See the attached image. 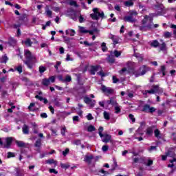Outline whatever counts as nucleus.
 <instances>
[{
	"label": "nucleus",
	"instance_id": "b1692460",
	"mask_svg": "<svg viewBox=\"0 0 176 176\" xmlns=\"http://www.w3.org/2000/svg\"><path fill=\"white\" fill-rule=\"evenodd\" d=\"M65 32H66V35H70V36H75V34H76L75 30L72 29H68L66 30Z\"/></svg>",
	"mask_w": 176,
	"mask_h": 176
},
{
	"label": "nucleus",
	"instance_id": "49530a36",
	"mask_svg": "<svg viewBox=\"0 0 176 176\" xmlns=\"http://www.w3.org/2000/svg\"><path fill=\"white\" fill-rule=\"evenodd\" d=\"M87 131H89V133H91L92 131H96V127H94V126L93 125H90L87 128Z\"/></svg>",
	"mask_w": 176,
	"mask_h": 176
},
{
	"label": "nucleus",
	"instance_id": "09e8293b",
	"mask_svg": "<svg viewBox=\"0 0 176 176\" xmlns=\"http://www.w3.org/2000/svg\"><path fill=\"white\" fill-rule=\"evenodd\" d=\"M114 109H115V113H120V106L119 104H117L114 106Z\"/></svg>",
	"mask_w": 176,
	"mask_h": 176
},
{
	"label": "nucleus",
	"instance_id": "412c9836",
	"mask_svg": "<svg viewBox=\"0 0 176 176\" xmlns=\"http://www.w3.org/2000/svg\"><path fill=\"white\" fill-rule=\"evenodd\" d=\"M126 96H127V100L133 98L134 97V92L133 91L127 90L126 91Z\"/></svg>",
	"mask_w": 176,
	"mask_h": 176
},
{
	"label": "nucleus",
	"instance_id": "5fc2aeb1",
	"mask_svg": "<svg viewBox=\"0 0 176 176\" xmlns=\"http://www.w3.org/2000/svg\"><path fill=\"white\" fill-rule=\"evenodd\" d=\"M161 72L163 76H166V67L164 65L161 66Z\"/></svg>",
	"mask_w": 176,
	"mask_h": 176
},
{
	"label": "nucleus",
	"instance_id": "f257e3e1",
	"mask_svg": "<svg viewBox=\"0 0 176 176\" xmlns=\"http://www.w3.org/2000/svg\"><path fill=\"white\" fill-rule=\"evenodd\" d=\"M140 31H150L153 28V17L145 15L144 19L142 20V25L138 26Z\"/></svg>",
	"mask_w": 176,
	"mask_h": 176
},
{
	"label": "nucleus",
	"instance_id": "4d7b16f0",
	"mask_svg": "<svg viewBox=\"0 0 176 176\" xmlns=\"http://www.w3.org/2000/svg\"><path fill=\"white\" fill-rule=\"evenodd\" d=\"M129 118L130 120H131L132 123H135V118H134V115L129 114Z\"/></svg>",
	"mask_w": 176,
	"mask_h": 176
},
{
	"label": "nucleus",
	"instance_id": "c9c22d12",
	"mask_svg": "<svg viewBox=\"0 0 176 176\" xmlns=\"http://www.w3.org/2000/svg\"><path fill=\"white\" fill-rule=\"evenodd\" d=\"M93 155L86 156L85 158V162H86L87 163H91V160H93Z\"/></svg>",
	"mask_w": 176,
	"mask_h": 176
},
{
	"label": "nucleus",
	"instance_id": "7c9ffc66",
	"mask_svg": "<svg viewBox=\"0 0 176 176\" xmlns=\"http://www.w3.org/2000/svg\"><path fill=\"white\" fill-rule=\"evenodd\" d=\"M24 175V170L23 169H17L15 173V176H23Z\"/></svg>",
	"mask_w": 176,
	"mask_h": 176
},
{
	"label": "nucleus",
	"instance_id": "c756f323",
	"mask_svg": "<svg viewBox=\"0 0 176 176\" xmlns=\"http://www.w3.org/2000/svg\"><path fill=\"white\" fill-rule=\"evenodd\" d=\"M110 102H111V105H112L113 107L118 105L116 98H114V97L110 98Z\"/></svg>",
	"mask_w": 176,
	"mask_h": 176
},
{
	"label": "nucleus",
	"instance_id": "f3484780",
	"mask_svg": "<svg viewBox=\"0 0 176 176\" xmlns=\"http://www.w3.org/2000/svg\"><path fill=\"white\" fill-rule=\"evenodd\" d=\"M100 68H101L100 65L91 66L90 69L91 74L96 75V72H97Z\"/></svg>",
	"mask_w": 176,
	"mask_h": 176
},
{
	"label": "nucleus",
	"instance_id": "a878e982",
	"mask_svg": "<svg viewBox=\"0 0 176 176\" xmlns=\"http://www.w3.org/2000/svg\"><path fill=\"white\" fill-rule=\"evenodd\" d=\"M46 164H54V167L57 166V161L53 160V159H50L48 160L45 161Z\"/></svg>",
	"mask_w": 176,
	"mask_h": 176
},
{
	"label": "nucleus",
	"instance_id": "680f3d73",
	"mask_svg": "<svg viewBox=\"0 0 176 176\" xmlns=\"http://www.w3.org/2000/svg\"><path fill=\"white\" fill-rule=\"evenodd\" d=\"M52 10H54V12H56V13H58V12L61 10V8L60 7H53Z\"/></svg>",
	"mask_w": 176,
	"mask_h": 176
},
{
	"label": "nucleus",
	"instance_id": "ea45409f",
	"mask_svg": "<svg viewBox=\"0 0 176 176\" xmlns=\"http://www.w3.org/2000/svg\"><path fill=\"white\" fill-rule=\"evenodd\" d=\"M98 134L100 137V138H102V137H104V134H102V131H104V127L102 126H100L98 129Z\"/></svg>",
	"mask_w": 176,
	"mask_h": 176
},
{
	"label": "nucleus",
	"instance_id": "a19ab883",
	"mask_svg": "<svg viewBox=\"0 0 176 176\" xmlns=\"http://www.w3.org/2000/svg\"><path fill=\"white\" fill-rule=\"evenodd\" d=\"M69 5H70V6H74L75 8H79V5H78L75 1H70Z\"/></svg>",
	"mask_w": 176,
	"mask_h": 176
},
{
	"label": "nucleus",
	"instance_id": "9d476101",
	"mask_svg": "<svg viewBox=\"0 0 176 176\" xmlns=\"http://www.w3.org/2000/svg\"><path fill=\"white\" fill-rule=\"evenodd\" d=\"M146 71H148V67L146 65H142L139 69L138 72H135L133 74L135 78H138V76H142V75H145V74H146Z\"/></svg>",
	"mask_w": 176,
	"mask_h": 176
},
{
	"label": "nucleus",
	"instance_id": "c85d7f7f",
	"mask_svg": "<svg viewBox=\"0 0 176 176\" xmlns=\"http://www.w3.org/2000/svg\"><path fill=\"white\" fill-rule=\"evenodd\" d=\"M16 144L19 148H25V143L23 141H16Z\"/></svg>",
	"mask_w": 176,
	"mask_h": 176
},
{
	"label": "nucleus",
	"instance_id": "f704fd0d",
	"mask_svg": "<svg viewBox=\"0 0 176 176\" xmlns=\"http://www.w3.org/2000/svg\"><path fill=\"white\" fill-rule=\"evenodd\" d=\"M160 50L161 52H166V43H162L161 45L160 44Z\"/></svg>",
	"mask_w": 176,
	"mask_h": 176
},
{
	"label": "nucleus",
	"instance_id": "13d9d810",
	"mask_svg": "<svg viewBox=\"0 0 176 176\" xmlns=\"http://www.w3.org/2000/svg\"><path fill=\"white\" fill-rule=\"evenodd\" d=\"M124 5L125 6L130 7V6H133L134 5V3L133 1H126L124 3Z\"/></svg>",
	"mask_w": 176,
	"mask_h": 176
},
{
	"label": "nucleus",
	"instance_id": "6e6d98bb",
	"mask_svg": "<svg viewBox=\"0 0 176 176\" xmlns=\"http://www.w3.org/2000/svg\"><path fill=\"white\" fill-rule=\"evenodd\" d=\"M82 144V141L80 140H75L74 142H73V144L74 145H81Z\"/></svg>",
	"mask_w": 176,
	"mask_h": 176
},
{
	"label": "nucleus",
	"instance_id": "473e14b6",
	"mask_svg": "<svg viewBox=\"0 0 176 176\" xmlns=\"http://www.w3.org/2000/svg\"><path fill=\"white\" fill-rule=\"evenodd\" d=\"M8 60H9L8 56L6 55H4L0 58V63H4L5 64H6V63H8Z\"/></svg>",
	"mask_w": 176,
	"mask_h": 176
},
{
	"label": "nucleus",
	"instance_id": "e433bc0d",
	"mask_svg": "<svg viewBox=\"0 0 176 176\" xmlns=\"http://www.w3.org/2000/svg\"><path fill=\"white\" fill-rule=\"evenodd\" d=\"M166 156H168L169 157H174V156H175V153L171 150H169L166 153Z\"/></svg>",
	"mask_w": 176,
	"mask_h": 176
},
{
	"label": "nucleus",
	"instance_id": "603ef678",
	"mask_svg": "<svg viewBox=\"0 0 176 176\" xmlns=\"http://www.w3.org/2000/svg\"><path fill=\"white\" fill-rule=\"evenodd\" d=\"M67 131V127L65 126H63L62 129H61V131H60V133L61 135H63V137H65V133Z\"/></svg>",
	"mask_w": 176,
	"mask_h": 176
},
{
	"label": "nucleus",
	"instance_id": "c03bdc74",
	"mask_svg": "<svg viewBox=\"0 0 176 176\" xmlns=\"http://www.w3.org/2000/svg\"><path fill=\"white\" fill-rule=\"evenodd\" d=\"M15 71H17L19 74H21L23 72V66L21 65H19L15 68Z\"/></svg>",
	"mask_w": 176,
	"mask_h": 176
},
{
	"label": "nucleus",
	"instance_id": "79ce46f5",
	"mask_svg": "<svg viewBox=\"0 0 176 176\" xmlns=\"http://www.w3.org/2000/svg\"><path fill=\"white\" fill-rule=\"evenodd\" d=\"M24 43L26 46H31V45H32V41H31V39L30 38H27L25 41Z\"/></svg>",
	"mask_w": 176,
	"mask_h": 176
},
{
	"label": "nucleus",
	"instance_id": "a211bd4d",
	"mask_svg": "<svg viewBox=\"0 0 176 176\" xmlns=\"http://www.w3.org/2000/svg\"><path fill=\"white\" fill-rule=\"evenodd\" d=\"M102 138H103V139L102 140V142H105L107 144L109 141H111L112 136H111V135H109V134H104L103 135Z\"/></svg>",
	"mask_w": 176,
	"mask_h": 176
},
{
	"label": "nucleus",
	"instance_id": "f8f14e48",
	"mask_svg": "<svg viewBox=\"0 0 176 176\" xmlns=\"http://www.w3.org/2000/svg\"><path fill=\"white\" fill-rule=\"evenodd\" d=\"M3 141H4V148H10V145H12V142H13V138H3Z\"/></svg>",
	"mask_w": 176,
	"mask_h": 176
},
{
	"label": "nucleus",
	"instance_id": "ddd939ff",
	"mask_svg": "<svg viewBox=\"0 0 176 176\" xmlns=\"http://www.w3.org/2000/svg\"><path fill=\"white\" fill-rule=\"evenodd\" d=\"M84 102L89 105L90 108H94V105H96V101L90 99V98L87 96L84 97Z\"/></svg>",
	"mask_w": 176,
	"mask_h": 176
},
{
	"label": "nucleus",
	"instance_id": "69168bd1",
	"mask_svg": "<svg viewBox=\"0 0 176 176\" xmlns=\"http://www.w3.org/2000/svg\"><path fill=\"white\" fill-rule=\"evenodd\" d=\"M108 149H109V146H108L107 145H104L102 147V150L103 152H107V151H108Z\"/></svg>",
	"mask_w": 176,
	"mask_h": 176
},
{
	"label": "nucleus",
	"instance_id": "0eeeda50",
	"mask_svg": "<svg viewBox=\"0 0 176 176\" xmlns=\"http://www.w3.org/2000/svg\"><path fill=\"white\" fill-rule=\"evenodd\" d=\"M101 90L102 93H104V94L107 96L109 97V96H112L115 93V90L111 87H107L105 85H102L101 87Z\"/></svg>",
	"mask_w": 176,
	"mask_h": 176
},
{
	"label": "nucleus",
	"instance_id": "3c124183",
	"mask_svg": "<svg viewBox=\"0 0 176 176\" xmlns=\"http://www.w3.org/2000/svg\"><path fill=\"white\" fill-rule=\"evenodd\" d=\"M148 151H150V152H153V151H157V146H151L148 148Z\"/></svg>",
	"mask_w": 176,
	"mask_h": 176
},
{
	"label": "nucleus",
	"instance_id": "cd10ccee",
	"mask_svg": "<svg viewBox=\"0 0 176 176\" xmlns=\"http://www.w3.org/2000/svg\"><path fill=\"white\" fill-rule=\"evenodd\" d=\"M150 45L152 47H159L160 43L157 40H153Z\"/></svg>",
	"mask_w": 176,
	"mask_h": 176
},
{
	"label": "nucleus",
	"instance_id": "4468645a",
	"mask_svg": "<svg viewBox=\"0 0 176 176\" xmlns=\"http://www.w3.org/2000/svg\"><path fill=\"white\" fill-rule=\"evenodd\" d=\"M155 129H156L155 125L148 126L146 129V135H148V137H152L153 132H155Z\"/></svg>",
	"mask_w": 176,
	"mask_h": 176
},
{
	"label": "nucleus",
	"instance_id": "39448f33",
	"mask_svg": "<svg viewBox=\"0 0 176 176\" xmlns=\"http://www.w3.org/2000/svg\"><path fill=\"white\" fill-rule=\"evenodd\" d=\"M137 14L138 13L135 11H132L130 12V14L124 17V21H127L128 23H135L137 17Z\"/></svg>",
	"mask_w": 176,
	"mask_h": 176
},
{
	"label": "nucleus",
	"instance_id": "2f4dec72",
	"mask_svg": "<svg viewBox=\"0 0 176 176\" xmlns=\"http://www.w3.org/2000/svg\"><path fill=\"white\" fill-rule=\"evenodd\" d=\"M103 116L105 120H109V119H111V113H108L107 111H104Z\"/></svg>",
	"mask_w": 176,
	"mask_h": 176
},
{
	"label": "nucleus",
	"instance_id": "864d4df0",
	"mask_svg": "<svg viewBox=\"0 0 176 176\" xmlns=\"http://www.w3.org/2000/svg\"><path fill=\"white\" fill-rule=\"evenodd\" d=\"M60 167L61 168H65V170H67V168H69V165L68 164L60 163Z\"/></svg>",
	"mask_w": 176,
	"mask_h": 176
},
{
	"label": "nucleus",
	"instance_id": "4be33fe9",
	"mask_svg": "<svg viewBox=\"0 0 176 176\" xmlns=\"http://www.w3.org/2000/svg\"><path fill=\"white\" fill-rule=\"evenodd\" d=\"M23 134H30V127L27 124H24L22 127Z\"/></svg>",
	"mask_w": 176,
	"mask_h": 176
},
{
	"label": "nucleus",
	"instance_id": "20e7f679",
	"mask_svg": "<svg viewBox=\"0 0 176 176\" xmlns=\"http://www.w3.org/2000/svg\"><path fill=\"white\" fill-rule=\"evenodd\" d=\"M133 163H142V164H145V166H152L153 164V161L151 160H148L145 158H133Z\"/></svg>",
	"mask_w": 176,
	"mask_h": 176
},
{
	"label": "nucleus",
	"instance_id": "bb28decb",
	"mask_svg": "<svg viewBox=\"0 0 176 176\" xmlns=\"http://www.w3.org/2000/svg\"><path fill=\"white\" fill-rule=\"evenodd\" d=\"M134 56L136 57L139 61H142V60H144V55L139 53L135 52Z\"/></svg>",
	"mask_w": 176,
	"mask_h": 176
},
{
	"label": "nucleus",
	"instance_id": "e2e57ef3",
	"mask_svg": "<svg viewBox=\"0 0 176 176\" xmlns=\"http://www.w3.org/2000/svg\"><path fill=\"white\" fill-rule=\"evenodd\" d=\"M164 38H170L171 34L169 32H166L164 34Z\"/></svg>",
	"mask_w": 176,
	"mask_h": 176
},
{
	"label": "nucleus",
	"instance_id": "f03ea898",
	"mask_svg": "<svg viewBox=\"0 0 176 176\" xmlns=\"http://www.w3.org/2000/svg\"><path fill=\"white\" fill-rule=\"evenodd\" d=\"M25 57L26 60H24V63L27 65L28 68L32 69L34 67V60H35V56L31 54V52L28 50H25Z\"/></svg>",
	"mask_w": 176,
	"mask_h": 176
},
{
	"label": "nucleus",
	"instance_id": "338daca9",
	"mask_svg": "<svg viewBox=\"0 0 176 176\" xmlns=\"http://www.w3.org/2000/svg\"><path fill=\"white\" fill-rule=\"evenodd\" d=\"M112 79L113 83H118V82H119V80L118 79V78H116V76H113Z\"/></svg>",
	"mask_w": 176,
	"mask_h": 176
},
{
	"label": "nucleus",
	"instance_id": "bf43d9fd",
	"mask_svg": "<svg viewBox=\"0 0 176 176\" xmlns=\"http://www.w3.org/2000/svg\"><path fill=\"white\" fill-rule=\"evenodd\" d=\"M86 118L87 120H93V119H94V117H93V115H91V113H88Z\"/></svg>",
	"mask_w": 176,
	"mask_h": 176
},
{
	"label": "nucleus",
	"instance_id": "6ab92c4d",
	"mask_svg": "<svg viewBox=\"0 0 176 176\" xmlns=\"http://www.w3.org/2000/svg\"><path fill=\"white\" fill-rule=\"evenodd\" d=\"M109 38L113 41V45H118V43H119V37L113 34H110Z\"/></svg>",
	"mask_w": 176,
	"mask_h": 176
},
{
	"label": "nucleus",
	"instance_id": "6e6552de",
	"mask_svg": "<svg viewBox=\"0 0 176 176\" xmlns=\"http://www.w3.org/2000/svg\"><path fill=\"white\" fill-rule=\"evenodd\" d=\"M50 82L51 83H54V82H56V77H54V76H50L49 78H43L41 85L47 87V86L50 85Z\"/></svg>",
	"mask_w": 176,
	"mask_h": 176
},
{
	"label": "nucleus",
	"instance_id": "393cba45",
	"mask_svg": "<svg viewBox=\"0 0 176 176\" xmlns=\"http://www.w3.org/2000/svg\"><path fill=\"white\" fill-rule=\"evenodd\" d=\"M155 8L157 10H160L161 13H164V6L163 4H157Z\"/></svg>",
	"mask_w": 176,
	"mask_h": 176
},
{
	"label": "nucleus",
	"instance_id": "dca6fc26",
	"mask_svg": "<svg viewBox=\"0 0 176 176\" xmlns=\"http://www.w3.org/2000/svg\"><path fill=\"white\" fill-rule=\"evenodd\" d=\"M5 43L6 45H9V46H14L17 43V40L13 37H10L8 41Z\"/></svg>",
	"mask_w": 176,
	"mask_h": 176
},
{
	"label": "nucleus",
	"instance_id": "7ed1b4c3",
	"mask_svg": "<svg viewBox=\"0 0 176 176\" xmlns=\"http://www.w3.org/2000/svg\"><path fill=\"white\" fill-rule=\"evenodd\" d=\"M93 12L94 13L90 14L92 20H100V19H104L105 17L104 12H99L97 8H94Z\"/></svg>",
	"mask_w": 176,
	"mask_h": 176
},
{
	"label": "nucleus",
	"instance_id": "1a4fd4ad",
	"mask_svg": "<svg viewBox=\"0 0 176 176\" xmlns=\"http://www.w3.org/2000/svg\"><path fill=\"white\" fill-rule=\"evenodd\" d=\"M146 93L148 94H156V93H163V89L159 87V85H153L150 90H146Z\"/></svg>",
	"mask_w": 176,
	"mask_h": 176
},
{
	"label": "nucleus",
	"instance_id": "aec40b11",
	"mask_svg": "<svg viewBox=\"0 0 176 176\" xmlns=\"http://www.w3.org/2000/svg\"><path fill=\"white\" fill-rule=\"evenodd\" d=\"M154 135L155 138L160 139L162 138V133H160V130L158 129H154Z\"/></svg>",
	"mask_w": 176,
	"mask_h": 176
},
{
	"label": "nucleus",
	"instance_id": "2eb2a0df",
	"mask_svg": "<svg viewBox=\"0 0 176 176\" xmlns=\"http://www.w3.org/2000/svg\"><path fill=\"white\" fill-rule=\"evenodd\" d=\"M42 146V140L38 139L34 143L35 151L41 153V147Z\"/></svg>",
	"mask_w": 176,
	"mask_h": 176
},
{
	"label": "nucleus",
	"instance_id": "8fccbe9b",
	"mask_svg": "<svg viewBox=\"0 0 176 176\" xmlns=\"http://www.w3.org/2000/svg\"><path fill=\"white\" fill-rule=\"evenodd\" d=\"M102 52H107L108 50V47H107V43H102L101 45Z\"/></svg>",
	"mask_w": 176,
	"mask_h": 176
},
{
	"label": "nucleus",
	"instance_id": "5701e85b",
	"mask_svg": "<svg viewBox=\"0 0 176 176\" xmlns=\"http://www.w3.org/2000/svg\"><path fill=\"white\" fill-rule=\"evenodd\" d=\"M78 18L79 23H85V21H86V19H85V17H83V15H82V14H80V12H78L77 14V19Z\"/></svg>",
	"mask_w": 176,
	"mask_h": 176
},
{
	"label": "nucleus",
	"instance_id": "4c0bfd02",
	"mask_svg": "<svg viewBox=\"0 0 176 176\" xmlns=\"http://www.w3.org/2000/svg\"><path fill=\"white\" fill-rule=\"evenodd\" d=\"M45 13L48 17L52 18V14H53V12L52 10H50L49 8H46Z\"/></svg>",
	"mask_w": 176,
	"mask_h": 176
},
{
	"label": "nucleus",
	"instance_id": "de8ad7c7",
	"mask_svg": "<svg viewBox=\"0 0 176 176\" xmlns=\"http://www.w3.org/2000/svg\"><path fill=\"white\" fill-rule=\"evenodd\" d=\"M38 71H39L40 74H43V72H45L46 71V67L40 66L38 67Z\"/></svg>",
	"mask_w": 176,
	"mask_h": 176
},
{
	"label": "nucleus",
	"instance_id": "58836bf2",
	"mask_svg": "<svg viewBox=\"0 0 176 176\" xmlns=\"http://www.w3.org/2000/svg\"><path fill=\"white\" fill-rule=\"evenodd\" d=\"M134 139L138 140V141H142V140H144V138H142V137L138 136V131L135 132V133L134 135Z\"/></svg>",
	"mask_w": 176,
	"mask_h": 176
},
{
	"label": "nucleus",
	"instance_id": "72a5a7b5",
	"mask_svg": "<svg viewBox=\"0 0 176 176\" xmlns=\"http://www.w3.org/2000/svg\"><path fill=\"white\" fill-rule=\"evenodd\" d=\"M78 28L80 30V32H81L82 34H88L89 30H87L86 28L82 26H79Z\"/></svg>",
	"mask_w": 176,
	"mask_h": 176
},
{
	"label": "nucleus",
	"instance_id": "774afa93",
	"mask_svg": "<svg viewBox=\"0 0 176 176\" xmlns=\"http://www.w3.org/2000/svg\"><path fill=\"white\" fill-rule=\"evenodd\" d=\"M8 158H10V157H14V153H12V152H8V156H7Z\"/></svg>",
	"mask_w": 176,
	"mask_h": 176
},
{
	"label": "nucleus",
	"instance_id": "37998d69",
	"mask_svg": "<svg viewBox=\"0 0 176 176\" xmlns=\"http://www.w3.org/2000/svg\"><path fill=\"white\" fill-rule=\"evenodd\" d=\"M107 61L110 63V64H113V63H115V58L112 56H109L107 58Z\"/></svg>",
	"mask_w": 176,
	"mask_h": 176
},
{
	"label": "nucleus",
	"instance_id": "052dcab7",
	"mask_svg": "<svg viewBox=\"0 0 176 176\" xmlns=\"http://www.w3.org/2000/svg\"><path fill=\"white\" fill-rule=\"evenodd\" d=\"M63 38L65 43H69V41H71V38H69V37L65 36H63Z\"/></svg>",
	"mask_w": 176,
	"mask_h": 176
},
{
	"label": "nucleus",
	"instance_id": "a18cd8bd",
	"mask_svg": "<svg viewBox=\"0 0 176 176\" xmlns=\"http://www.w3.org/2000/svg\"><path fill=\"white\" fill-rule=\"evenodd\" d=\"M72 80V78L69 75H67L65 78L64 79V82L68 83V82H71Z\"/></svg>",
	"mask_w": 176,
	"mask_h": 176
},
{
	"label": "nucleus",
	"instance_id": "0e129e2a",
	"mask_svg": "<svg viewBox=\"0 0 176 176\" xmlns=\"http://www.w3.org/2000/svg\"><path fill=\"white\" fill-rule=\"evenodd\" d=\"M122 53L120 52H118V50L114 51V56L115 57H119Z\"/></svg>",
	"mask_w": 176,
	"mask_h": 176
},
{
	"label": "nucleus",
	"instance_id": "9b49d317",
	"mask_svg": "<svg viewBox=\"0 0 176 176\" xmlns=\"http://www.w3.org/2000/svg\"><path fill=\"white\" fill-rule=\"evenodd\" d=\"M78 12H76V11L73 9L67 10V14H69V16H71V19L74 20V21H78Z\"/></svg>",
	"mask_w": 176,
	"mask_h": 176
},
{
	"label": "nucleus",
	"instance_id": "423d86ee",
	"mask_svg": "<svg viewBox=\"0 0 176 176\" xmlns=\"http://www.w3.org/2000/svg\"><path fill=\"white\" fill-rule=\"evenodd\" d=\"M141 111L146 113H153V112H156V108L151 107L148 104H146L142 106Z\"/></svg>",
	"mask_w": 176,
	"mask_h": 176
}]
</instances>
